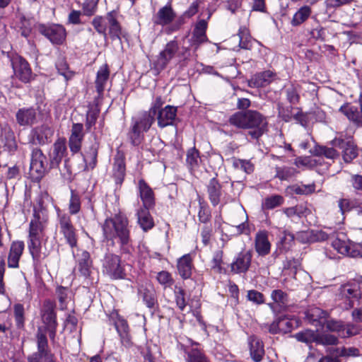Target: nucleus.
Segmentation results:
<instances>
[{"mask_svg":"<svg viewBox=\"0 0 362 362\" xmlns=\"http://www.w3.org/2000/svg\"><path fill=\"white\" fill-rule=\"evenodd\" d=\"M183 351L187 362H210L204 354L197 348L184 346Z\"/></svg>","mask_w":362,"mask_h":362,"instance_id":"f704fd0d","label":"nucleus"},{"mask_svg":"<svg viewBox=\"0 0 362 362\" xmlns=\"http://www.w3.org/2000/svg\"><path fill=\"white\" fill-rule=\"evenodd\" d=\"M362 329L356 325L347 324L344 325V329L341 334V337H349L351 336L356 335L361 332Z\"/></svg>","mask_w":362,"mask_h":362,"instance_id":"e2e57ef3","label":"nucleus"},{"mask_svg":"<svg viewBox=\"0 0 362 362\" xmlns=\"http://www.w3.org/2000/svg\"><path fill=\"white\" fill-rule=\"evenodd\" d=\"M332 247L338 253L351 257L362 256V246L349 240L341 239L337 237L332 242Z\"/></svg>","mask_w":362,"mask_h":362,"instance_id":"1a4fd4ad","label":"nucleus"},{"mask_svg":"<svg viewBox=\"0 0 362 362\" xmlns=\"http://www.w3.org/2000/svg\"><path fill=\"white\" fill-rule=\"evenodd\" d=\"M104 272L113 279L124 277L123 267L119 256L109 254L105 257L103 262Z\"/></svg>","mask_w":362,"mask_h":362,"instance_id":"9b49d317","label":"nucleus"},{"mask_svg":"<svg viewBox=\"0 0 362 362\" xmlns=\"http://www.w3.org/2000/svg\"><path fill=\"white\" fill-rule=\"evenodd\" d=\"M323 326H325L326 328L331 332H336L339 333V335L341 337L344 329V325L341 321L337 320H327L325 321Z\"/></svg>","mask_w":362,"mask_h":362,"instance_id":"8fccbe9b","label":"nucleus"},{"mask_svg":"<svg viewBox=\"0 0 362 362\" xmlns=\"http://www.w3.org/2000/svg\"><path fill=\"white\" fill-rule=\"evenodd\" d=\"M327 313L320 308L313 307L306 312V317L312 323L319 322L320 325H324L327 320Z\"/></svg>","mask_w":362,"mask_h":362,"instance_id":"58836bf2","label":"nucleus"},{"mask_svg":"<svg viewBox=\"0 0 362 362\" xmlns=\"http://www.w3.org/2000/svg\"><path fill=\"white\" fill-rule=\"evenodd\" d=\"M296 173V170L293 168H278L276 176L281 180H287L294 176Z\"/></svg>","mask_w":362,"mask_h":362,"instance_id":"603ef678","label":"nucleus"},{"mask_svg":"<svg viewBox=\"0 0 362 362\" xmlns=\"http://www.w3.org/2000/svg\"><path fill=\"white\" fill-rule=\"evenodd\" d=\"M228 122L237 128L248 129V135L255 139L263 135L267 126L266 118L254 110L237 112L230 117Z\"/></svg>","mask_w":362,"mask_h":362,"instance_id":"f03ea898","label":"nucleus"},{"mask_svg":"<svg viewBox=\"0 0 362 362\" xmlns=\"http://www.w3.org/2000/svg\"><path fill=\"white\" fill-rule=\"evenodd\" d=\"M311 11L308 6L301 7L293 16L291 21L293 25H298L303 23L310 15Z\"/></svg>","mask_w":362,"mask_h":362,"instance_id":"37998d69","label":"nucleus"},{"mask_svg":"<svg viewBox=\"0 0 362 362\" xmlns=\"http://www.w3.org/2000/svg\"><path fill=\"white\" fill-rule=\"evenodd\" d=\"M175 302L180 310H183L186 307V301L185 298V291L182 288H176L175 291Z\"/></svg>","mask_w":362,"mask_h":362,"instance_id":"bf43d9fd","label":"nucleus"},{"mask_svg":"<svg viewBox=\"0 0 362 362\" xmlns=\"http://www.w3.org/2000/svg\"><path fill=\"white\" fill-rule=\"evenodd\" d=\"M149 208L141 209L137 211L138 223L141 228L146 231L153 227L154 223L153 218L148 211Z\"/></svg>","mask_w":362,"mask_h":362,"instance_id":"e433bc0d","label":"nucleus"},{"mask_svg":"<svg viewBox=\"0 0 362 362\" xmlns=\"http://www.w3.org/2000/svg\"><path fill=\"white\" fill-rule=\"evenodd\" d=\"M275 78L274 74L271 71H266L255 74L249 81V86L252 88L264 87L269 85Z\"/></svg>","mask_w":362,"mask_h":362,"instance_id":"c756f323","label":"nucleus"},{"mask_svg":"<svg viewBox=\"0 0 362 362\" xmlns=\"http://www.w3.org/2000/svg\"><path fill=\"white\" fill-rule=\"evenodd\" d=\"M249 344L252 358L255 362H259L264 354L262 341L256 337H250Z\"/></svg>","mask_w":362,"mask_h":362,"instance_id":"473e14b6","label":"nucleus"},{"mask_svg":"<svg viewBox=\"0 0 362 362\" xmlns=\"http://www.w3.org/2000/svg\"><path fill=\"white\" fill-rule=\"evenodd\" d=\"M75 257L78 271L83 276H88L92 267V261L90 257V254L87 251L80 250H78Z\"/></svg>","mask_w":362,"mask_h":362,"instance_id":"5701e85b","label":"nucleus"},{"mask_svg":"<svg viewBox=\"0 0 362 362\" xmlns=\"http://www.w3.org/2000/svg\"><path fill=\"white\" fill-rule=\"evenodd\" d=\"M58 220L59 232L63 235L66 242L71 247L77 245V234L76 230L71 223L70 216L66 214H62L58 211Z\"/></svg>","mask_w":362,"mask_h":362,"instance_id":"423d86ee","label":"nucleus"},{"mask_svg":"<svg viewBox=\"0 0 362 362\" xmlns=\"http://www.w3.org/2000/svg\"><path fill=\"white\" fill-rule=\"evenodd\" d=\"M46 156L40 148H34L31 154L30 173L35 179L42 177L47 170Z\"/></svg>","mask_w":362,"mask_h":362,"instance_id":"6e6552de","label":"nucleus"},{"mask_svg":"<svg viewBox=\"0 0 362 362\" xmlns=\"http://www.w3.org/2000/svg\"><path fill=\"white\" fill-rule=\"evenodd\" d=\"M54 129L47 124L33 128L29 135V141L35 145H45L51 141Z\"/></svg>","mask_w":362,"mask_h":362,"instance_id":"9d476101","label":"nucleus"},{"mask_svg":"<svg viewBox=\"0 0 362 362\" xmlns=\"http://www.w3.org/2000/svg\"><path fill=\"white\" fill-rule=\"evenodd\" d=\"M338 341V339L332 335V334H322L317 335V344H321L324 345H334L336 344Z\"/></svg>","mask_w":362,"mask_h":362,"instance_id":"69168bd1","label":"nucleus"},{"mask_svg":"<svg viewBox=\"0 0 362 362\" xmlns=\"http://www.w3.org/2000/svg\"><path fill=\"white\" fill-rule=\"evenodd\" d=\"M13 308L16 325L21 327L24 323V308L21 304H16Z\"/></svg>","mask_w":362,"mask_h":362,"instance_id":"680f3d73","label":"nucleus"},{"mask_svg":"<svg viewBox=\"0 0 362 362\" xmlns=\"http://www.w3.org/2000/svg\"><path fill=\"white\" fill-rule=\"evenodd\" d=\"M176 18V13L174 11L170 4L160 8L158 11L153 15L152 21L154 25L164 27L171 24Z\"/></svg>","mask_w":362,"mask_h":362,"instance_id":"4468645a","label":"nucleus"},{"mask_svg":"<svg viewBox=\"0 0 362 362\" xmlns=\"http://www.w3.org/2000/svg\"><path fill=\"white\" fill-rule=\"evenodd\" d=\"M252 257L250 251L239 252L230 264L231 272L235 274L245 273L250 267Z\"/></svg>","mask_w":362,"mask_h":362,"instance_id":"2eb2a0df","label":"nucleus"},{"mask_svg":"<svg viewBox=\"0 0 362 362\" xmlns=\"http://www.w3.org/2000/svg\"><path fill=\"white\" fill-rule=\"evenodd\" d=\"M15 75L22 81L28 82L31 78V69L28 63L21 57H16L12 60Z\"/></svg>","mask_w":362,"mask_h":362,"instance_id":"6ab92c4d","label":"nucleus"},{"mask_svg":"<svg viewBox=\"0 0 362 362\" xmlns=\"http://www.w3.org/2000/svg\"><path fill=\"white\" fill-rule=\"evenodd\" d=\"M222 263H223V252L221 250L216 251L213 256L211 260V267L213 269L218 272H221L222 269Z\"/></svg>","mask_w":362,"mask_h":362,"instance_id":"052dcab7","label":"nucleus"},{"mask_svg":"<svg viewBox=\"0 0 362 362\" xmlns=\"http://www.w3.org/2000/svg\"><path fill=\"white\" fill-rule=\"evenodd\" d=\"M296 238L302 243H310L327 240L328 235L322 230H305L298 232Z\"/></svg>","mask_w":362,"mask_h":362,"instance_id":"a878e982","label":"nucleus"},{"mask_svg":"<svg viewBox=\"0 0 362 362\" xmlns=\"http://www.w3.org/2000/svg\"><path fill=\"white\" fill-rule=\"evenodd\" d=\"M109 76L110 71L108 66L107 64H103L98 71L95 80V87L99 95L103 94L105 85L109 78Z\"/></svg>","mask_w":362,"mask_h":362,"instance_id":"c9c22d12","label":"nucleus"},{"mask_svg":"<svg viewBox=\"0 0 362 362\" xmlns=\"http://www.w3.org/2000/svg\"><path fill=\"white\" fill-rule=\"evenodd\" d=\"M69 209L71 214H77L81 209L80 197L73 190H71V195L69 201Z\"/></svg>","mask_w":362,"mask_h":362,"instance_id":"864d4df0","label":"nucleus"},{"mask_svg":"<svg viewBox=\"0 0 362 362\" xmlns=\"http://www.w3.org/2000/svg\"><path fill=\"white\" fill-rule=\"evenodd\" d=\"M36 118V112L33 108L20 109L16 113V119L21 126L32 124Z\"/></svg>","mask_w":362,"mask_h":362,"instance_id":"2f4dec72","label":"nucleus"},{"mask_svg":"<svg viewBox=\"0 0 362 362\" xmlns=\"http://www.w3.org/2000/svg\"><path fill=\"white\" fill-rule=\"evenodd\" d=\"M100 112V109L97 104L91 105L86 114V126L88 129H90L95 124L98 116Z\"/></svg>","mask_w":362,"mask_h":362,"instance_id":"c03bdc74","label":"nucleus"},{"mask_svg":"<svg viewBox=\"0 0 362 362\" xmlns=\"http://www.w3.org/2000/svg\"><path fill=\"white\" fill-rule=\"evenodd\" d=\"M177 115L176 107L167 105L158 112V124L160 127H165L172 125Z\"/></svg>","mask_w":362,"mask_h":362,"instance_id":"bb28decb","label":"nucleus"},{"mask_svg":"<svg viewBox=\"0 0 362 362\" xmlns=\"http://www.w3.org/2000/svg\"><path fill=\"white\" fill-rule=\"evenodd\" d=\"M56 66L59 74L63 76L66 80H69L73 77L74 73L69 70L67 64L64 59L59 60Z\"/></svg>","mask_w":362,"mask_h":362,"instance_id":"5fc2aeb1","label":"nucleus"},{"mask_svg":"<svg viewBox=\"0 0 362 362\" xmlns=\"http://www.w3.org/2000/svg\"><path fill=\"white\" fill-rule=\"evenodd\" d=\"M233 164L236 169L242 170L246 173H251L254 170L252 163L247 160L235 159Z\"/></svg>","mask_w":362,"mask_h":362,"instance_id":"3c124183","label":"nucleus"},{"mask_svg":"<svg viewBox=\"0 0 362 362\" xmlns=\"http://www.w3.org/2000/svg\"><path fill=\"white\" fill-rule=\"evenodd\" d=\"M42 320L48 331L50 339L54 341L57 325L54 310V305L49 301L45 302L43 305L42 310Z\"/></svg>","mask_w":362,"mask_h":362,"instance_id":"f8f14e48","label":"nucleus"},{"mask_svg":"<svg viewBox=\"0 0 362 362\" xmlns=\"http://www.w3.org/2000/svg\"><path fill=\"white\" fill-rule=\"evenodd\" d=\"M317 162V160L316 159H313V158L308 156L296 158L295 163L298 167L305 166L307 168H312Z\"/></svg>","mask_w":362,"mask_h":362,"instance_id":"338daca9","label":"nucleus"},{"mask_svg":"<svg viewBox=\"0 0 362 362\" xmlns=\"http://www.w3.org/2000/svg\"><path fill=\"white\" fill-rule=\"evenodd\" d=\"M83 138V124L79 123L74 124L71 128V134L69 140V148L73 153H78L81 150Z\"/></svg>","mask_w":362,"mask_h":362,"instance_id":"b1692460","label":"nucleus"},{"mask_svg":"<svg viewBox=\"0 0 362 362\" xmlns=\"http://www.w3.org/2000/svg\"><path fill=\"white\" fill-rule=\"evenodd\" d=\"M192 269V257L189 254L185 255L178 259V272L183 279H188L191 276Z\"/></svg>","mask_w":362,"mask_h":362,"instance_id":"72a5a7b5","label":"nucleus"},{"mask_svg":"<svg viewBox=\"0 0 362 362\" xmlns=\"http://www.w3.org/2000/svg\"><path fill=\"white\" fill-rule=\"evenodd\" d=\"M37 353H41L45 354V357L47 356L48 354H52L51 353L47 351L46 348L47 346V340L46 336L42 333L40 331L37 333Z\"/></svg>","mask_w":362,"mask_h":362,"instance_id":"6e6d98bb","label":"nucleus"},{"mask_svg":"<svg viewBox=\"0 0 362 362\" xmlns=\"http://www.w3.org/2000/svg\"><path fill=\"white\" fill-rule=\"evenodd\" d=\"M201 162L199 152L195 148L189 150L187 154V163L192 170L197 168Z\"/></svg>","mask_w":362,"mask_h":362,"instance_id":"49530a36","label":"nucleus"},{"mask_svg":"<svg viewBox=\"0 0 362 362\" xmlns=\"http://www.w3.org/2000/svg\"><path fill=\"white\" fill-rule=\"evenodd\" d=\"M98 155V147L93 144L90 147L89 151H86L83 155V160L86 163V169H93L96 165V158Z\"/></svg>","mask_w":362,"mask_h":362,"instance_id":"79ce46f5","label":"nucleus"},{"mask_svg":"<svg viewBox=\"0 0 362 362\" xmlns=\"http://www.w3.org/2000/svg\"><path fill=\"white\" fill-rule=\"evenodd\" d=\"M95 30L107 38V34L112 39H119L122 33L121 26L117 20V13L109 12L106 16H96L91 22Z\"/></svg>","mask_w":362,"mask_h":362,"instance_id":"20e7f679","label":"nucleus"},{"mask_svg":"<svg viewBox=\"0 0 362 362\" xmlns=\"http://www.w3.org/2000/svg\"><path fill=\"white\" fill-rule=\"evenodd\" d=\"M207 28V22L206 20H199L195 25L191 39V46L196 51L199 46L207 41L206 30Z\"/></svg>","mask_w":362,"mask_h":362,"instance_id":"4be33fe9","label":"nucleus"},{"mask_svg":"<svg viewBox=\"0 0 362 362\" xmlns=\"http://www.w3.org/2000/svg\"><path fill=\"white\" fill-rule=\"evenodd\" d=\"M287 99L292 104H296L299 100L298 90L297 87L292 85L286 90Z\"/></svg>","mask_w":362,"mask_h":362,"instance_id":"774afa93","label":"nucleus"},{"mask_svg":"<svg viewBox=\"0 0 362 362\" xmlns=\"http://www.w3.org/2000/svg\"><path fill=\"white\" fill-rule=\"evenodd\" d=\"M296 194H309L315 192V184L295 185L289 187Z\"/></svg>","mask_w":362,"mask_h":362,"instance_id":"de8ad7c7","label":"nucleus"},{"mask_svg":"<svg viewBox=\"0 0 362 362\" xmlns=\"http://www.w3.org/2000/svg\"><path fill=\"white\" fill-rule=\"evenodd\" d=\"M41 33L47 37L53 44L61 45L66 39L65 28L60 25H52L49 27H42Z\"/></svg>","mask_w":362,"mask_h":362,"instance_id":"dca6fc26","label":"nucleus"},{"mask_svg":"<svg viewBox=\"0 0 362 362\" xmlns=\"http://www.w3.org/2000/svg\"><path fill=\"white\" fill-rule=\"evenodd\" d=\"M317 335L318 334L310 329H305L303 332L296 333L294 337L300 342L310 344L313 342L317 343Z\"/></svg>","mask_w":362,"mask_h":362,"instance_id":"a19ab883","label":"nucleus"},{"mask_svg":"<svg viewBox=\"0 0 362 362\" xmlns=\"http://www.w3.org/2000/svg\"><path fill=\"white\" fill-rule=\"evenodd\" d=\"M154 121L153 116L151 113L144 112L139 120L136 122L129 132V138L132 144L136 146L141 143V134L147 132Z\"/></svg>","mask_w":362,"mask_h":362,"instance_id":"0eeeda50","label":"nucleus"},{"mask_svg":"<svg viewBox=\"0 0 362 362\" xmlns=\"http://www.w3.org/2000/svg\"><path fill=\"white\" fill-rule=\"evenodd\" d=\"M271 244L268 239V234L266 230L259 231L255 236V250L262 256L269 253Z\"/></svg>","mask_w":362,"mask_h":362,"instance_id":"c85d7f7f","label":"nucleus"},{"mask_svg":"<svg viewBox=\"0 0 362 362\" xmlns=\"http://www.w3.org/2000/svg\"><path fill=\"white\" fill-rule=\"evenodd\" d=\"M310 152L316 156H325L330 159H334L338 156L337 152L333 148L325 146H315L313 149L310 150Z\"/></svg>","mask_w":362,"mask_h":362,"instance_id":"a18cd8bd","label":"nucleus"},{"mask_svg":"<svg viewBox=\"0 0 362 362\" xmlns=\"http://www.w3.org/2000/svg\"><path fill=\"white\" fill-rule=\"evenodd\" d=\"M190 52L188 47H180L176 40L168 42L164 49L158 55L155 66L158 69H163L174 58H178L179 61L188 60Z\"/></svg>","mask_w":362,"mask_h":362,"instance_id":"39448f33","label":"nucleus"},{"mask_svg":"<svg viewBox=\"0 0 362 362\" xmlns=\"http://www.w3.org/2000/svg\"><path fill=\"white\" fill-rule=\"evenodd\" d=\"M294 235L289 232L284 231L282 236L280 238V245L283 250H288L294 240Z\"/></svg>","mask_w":362,"mask_h":362,"instance_id":"4d7b16f0","label":"nucleus"},{"mask_svg":"<svg viewBox=\"0 0 362 362\" xmlns=\"http://www.w3.org/2000/svg\"><path fill=\"white\" fill-rule=\"evenodd\" d=\"M157 280L165 287L170 286L173 283L170 274L165 271H162L158 274Z\"/></svg>","mask_w":362,"mask_h":362,"instance_id":"0e129e2a","label":"nucleus"},{"mask_svg":"<svg viewBox=\"0 0 362 362\" xmlns=\"http://www.w3.org/2000/svg\"><path fill=\"white\" fill-rule=\"evenodd\" d=\"M362 293V283H352L344 285L340 288V296L346 300V308H351L358 301Z\"/></svg>","mask_w":362,"mask_h":362,"instance_id":"ddd939ff","label":"nucleus"},{"mask_svg":"<svg viewBox=\"0 0 362 362\" xmlns=\"http://www.w3.org/2000/svg\"><path fill=\"white\" fill-rule=\"evenodd\" d=\"M284 199L279 194H274L266 197L262 202L263 210H270L280 206L284 204Z\"/></svg>","mask_w":362,"mask_h":362,"instance_id":"ea45409f","label":"nucleus"},{"mask_svg":"<svg viewBox=\"0 0 362 362\" xmlns=\"http://www.w3.org/2000/svg\"><path fill=\"white\" fill-rule=\"evenodd\" d=\"M207 193L213 206H217L219 204H225L228 202V199L223 196L221 184L216 178L210 180L207 185Z\"/></svg>","mask_w":362,"mask_h":362,"instance_id":"f3484780","label":"nucleus"},{"mask_svg":"<svg viewBox=\"0 0 362 362\" xmlns=\"http://www.w3.org/2000/svg\"><path fill=\"white\" fill-rule=\"evenodd\" d=\"M239 46L243 49H249L250 47V36L246 28H240L238 33Z\"/></svg>","mask_w":362,"mask_h":362,"instance_id":"09e8293b","label":"nucleus"},{"mask_svg":"<svg viewBox=\"0 0 362 362\" xmlns=\"http://www.w3.org/2000/svg\"><path fill=\"white\" fill-rule=\"evenodd\" d=\"M66 152V140L58 139L53 145L50 153V165L52 168L57 167L62 162Z\"/></svg>","mask_w":362,"mask_h":362,"instance_id":"393cba45","label":"nucleus"},{"mask_svg":"<svg viewBox=\"0 0 362 362\" xmlns=\"http://www.w3.org/2000/svg\"><path fill=\"white\" fill-rule=\"evenodd\" d=\"M112 172L115 182L118 185L122 184L125 175V163L123 158H115Z\"/></svg>","mask_w":362,"mask_h":362,"instance_id":"4c0bfd02","label":"nucleus"},{"mask_svg":"<svg viewBox=\"0 0 362 362\" xmlns=\"http://www.w3.org/2000/svg\"><path fill=\"white\" fill-rule=\"evenodd\" d=\"M247 299L253 303L260 305L264 303V298L262 293L256 290H250L247 291Z\"/></svg>","mask_w":362,"mask_h":362,"instance_id":"13d9d810","label":"nucleus"},{"mask_svg":"<svg viewBox=\"0 0 362 362\" xmlns=\"http://www.w3.org/2000/svg\"><path fill=\"white\" fill-rule=\"evenodd\" d=\"M139 190L144 207L151 208L154 204V194L151 188L143 180L139 181Z\"/></svg>","mask_w":362,"mask_h":362,"instance_id":"7c9ffc66","label":"nucleus"},{"mask_svg":"<svg viewBox=\"0 0 362 362\" xmlns=\"http://www.w3.org/2000/svg\"><path fill=\"white\" fill-rule=\"evenodd\" d=\"M24 247L25 245L23 241L16 240L12 242L7 258V264L9 268L16 269L19 267V261L23 255Z\"/></svg>","mask_w":362,"mask_h":362,"instance_id":"aec40b11","label":"nucleus"},{"mask_svg":"<svg viewBox=\"0 0 362 362\" xmlns=\"http://www.w3.org/2000/svg\"><path fill=\"white\" fill-rule=\"evenodd\" d=\"M48 223V216L44 209H34L30 222L28 247L35 264H39L45 257L42 255V243L45 239V230Z\"/></svg>","mask_w":362,"mask_h":362,"instance_id":"f257e3e1","label":"nucleus"},{"mask_svg":"<svg viewBox=\"0 0 362 362\" xmlns=\"http://www.w3.org/2000/svg\"><path fill=\"white\" fill-rule=\"evenodd\" d=\"M298 326V321L295 318H290L286 316L280 317L274 320L269 327V332L274 334L277 332H290L293 328Z\"/></svg>","mask_w":362,"mask_h":362,"instance_id":"a211bd4d","label":"nucleus"},{"mask_svg":"<svg viewBox=\"0 0 362 362\" xmlns=\"http://www.w3.org/2000/svg\"><path fill=\"white\" fill-rule=\"evenodd\" d=\"M339 111L354 124L362 126V112L361 110L360 112L358 110L357 107L347 103L340 107Z\"/></svg>","mask_w":362,"mask_h":362,"instance_id":"cd10ccee","label":"nucleus"},{"mask_svg":"<svg viewBox=\"0 0 362 362\" xmlns=\"http://www.w3.org/2000/svg\"><path fill=\"white\" fill-rule=\"evenodd\" d=\"M130 228L127 217L121 214L106 218L102 225L105 238L112 245L118 243L122 247L128 245L131 241Z\"/></svg>","mask_w":362,"mask_h":362,"instance_id":"7ed1b4c3","label":"nucleus"},{"mask_svg":"<svg viewBox=\"0 0 362 362\" xmlns=\"http://www.w3.org/2000/svg\"><path fill=\"white\" fill-rule=\"evenodd\" d=\"M333 145L341 148L343 159L345 162L349 163L358 156V149L354 143L349 140L346 143L341 139L333 140Z\"/></svg>","mask_w":362,"mask_h":362,"instance_id":"412c9836","label":"nucleus"}]
</instances>
